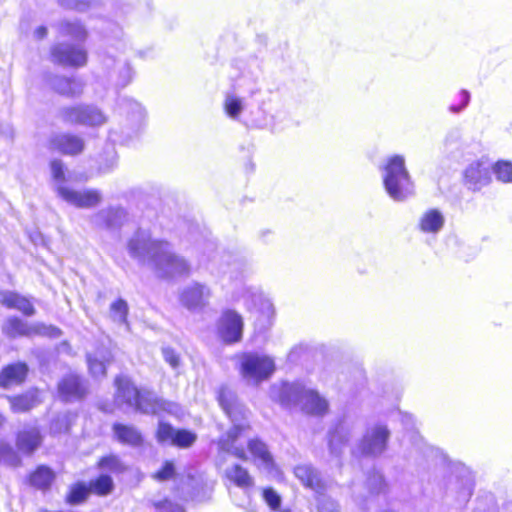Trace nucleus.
Segmentation results:
<instances>
[{
	"instance_id": "obj_8",
	"label": "nucleus",
	"mask_w": 512,
	"mask_h": 512,
	"mask_svg": "<svg viewBox=\"0 0 512 512\" xmlns=\"http://www.w3.org/2000/svg\"><path fill=\"white\" fill-rule=\"evenodd\" d=\"M389 438L390 430L386 424L369 425L357 444V450L361 455L378 457L386 451Z\"/></svg>"
},
{
	"instance_id": "obj_26",
	"label": "nucleus",
	"mask_w": 512,
	"mask_h": 512,
	"mask_svg": "<svg viewBox=\"0 0 512 512\" xmlns=\"http://www.w3.org/2000/svg\"><path fill=\"white\" fill-rule=\"evenodd\" d=\"M119 109L121 113L127 115L132 128L138 129L142 125L145 119V112L140 103L132 99L123 98L119 103Z\"/></svg>"
},
{
	"instance_id": "obj_50",
	"label": "nucleus",
	"mask_w": 512,
	"mask_h": 512,
	"mask_svg": "<svg viewBox=\"0 0 512 512\" xmlns=\"http://www.w3.org/2000/svg\"><path fill=\"white\" fill-rule=\"evenodd\" d=\"M58 3L69 9H75L80 12L88 10L91 6L90 0H58Z\"/></svg>"
},
{
	"instance_id": "obj_43",
	"label": "nucleus",
	"mask_w": 512,
	"mask_h": 512,
	"mask_svg": "<svg viewBox=\"0 0 512 512\" xmlns=\"http://www.w3.org/2000/svg\"><path fill=\"white\" fill-rule=\"evenodd\" d=\"M133 75L134 71L129 63H119L117 85L121 87L127 86L131 82Z\"/></svg>"
},
{
	"instance_id": "obj_49",
	"label": "nucleus",
	"mask_w": 512,
	"mask_h": 512,
	"mask_svg": "<svg viewBox=\"0 0 512 512\" xmlns=\"http://www.w3.org/2000/svg\"><path fill=\"white\" fill-rule=\"evenodd\" d=\"M318 510L319 512H337L338 511V503L330 497L319 494L318 497Z\"/></svg>"
},
{
	"instance_id": "obj_20",
	"label": "nucleus",
	"mask_w": 512,
	"mask_h": 512,
	"mask_svg": "<svg viewBox=\"0 0 512 512\" xmlns=\"http://www.w3.org/2000/svg\"><path fill=\"white\" fill-rule=\"evenodd\" d=\"M48 83L57 93L67 97L80 96L84 88L83 80L76 77L68 78L55 75L48 79Z\"/></svg>"
},
{
	"instance_id": "obj_40",
	"label": "nucleus",
	"mask_w": 512,
	"mask_h": 512,
	"mask_svg": "<svg viewBox=\"0 0 512 512\" xmlns=\"http://www.w3.org/2000/svg\"><path fill=\"white\" fill-rule=\"evenodd\" d=\"M474 488V482L470 475L462 478L458 491L457 500L460 504H465L470 499Z\"/></svg>"
},
{
	"instance_id": "obj_45",
	"label": "nucleus",
	"mask_w": 512,
	"mask_h": 512,
	"mask_svg": "<svg viewBox=\"0 0 512 512\" xmlns=\"http://www.w3.org/2000/svg\"><path fill=\"white\" fill-rule=\"evenodd\" d=\"M152 504L156 512H186L181 505L174 503L169 499H165L163 501L153 500Z\"/></svg>"
},
{
	"instance_id": "obj_12",
	"label": "nucleus",
	"mask_w": 512,
	"mask_h": 512,
	"mask_svg": "<svg viewBox=\"0 0 512 512\" xmlns=\"http://www.w3.org/2000/svg\"><path fill=\"white\" fill-rule=\"evenodd\" d=\"M51 56L54 62L74 68L85 66L87 52L80 45L58 43L51 48Z\"/></svg>"
},
{
	"instance_id": "obj_19",
	"label": "nucleus",
	"mask_w": 512,
	"mask_h": 512,
	"mask_svg": "<svg viewBox=\"0 0 512 512\" xmlns=\"http://www.w3.org/2000/svg\"><path fill=\"white\" fill-rule=\"evenodd\" d=\"M86 359L91 376L100 379L106 376L107 366L113 361V354L108 348L99 347L95 352L87 353Z\"/></svg>"
},
{
	"instance_id": "obj_58",
	"label": "nucleus",
	"mask_w": 512,
	"mask_h": 512,
	"mask_svg": "<svg viewBox=\"0 0 512 512\" xmlns=\"http://www.w3.org/2000/svg\"><path fill=\"white\" fill-rule=\"evenodd\" d=\"M241 265H242V263H240L239 261L235 260L234 263H233L232 269H238Z\"/></svg>"
},
{
	"instance_id": "obj_36",
	"label": "nucleus",
	"mask_w": 512,
	"mask_h": 512,
	"mask_svg": "<svg viewBox=\"0 0 512 512\" xmlns=\"http://www.w3.org/2000/svg\"><path fill=\"white\" fill-rule=\"evenodd\" d=\"M367 486L371 494H381L387 491L385 479L378 471H372L368 475Z\"/></svg>"
},
{
	"instance_id": "obj_38",
	"label": "nucleus",
	"mask_w": 512,
	"mask_h": 512,
	"mask_svg": "<svg viewBox=\"0 0 512 512\" xmlns=\"http://www.w3.org/2000/svg\"><path fill=\"white\" fill-rule=\"evenodd\" d=\"M197 439L195 433L185 430L179 429L176 430L172 445L178 446L181 448L190 447Z\"/></svg>"
},
{
	"instance_id": "obj_15",
	"label": "nucleus",
	"mask_w": 512,
	"mask_h": 512,
	"mask_svg": "<svg viewBox=\"0 0 512 512\" xmlns=\"http://www.w3.org/2000/svg\"><path fill=\"white\" fill-rule=\"evenodd\" d=\"M87 391V381L77 374H68L58 383L59 396L65 402L81 400Z\"/></svg>"
},
{
	"instance_id": "obj_41",
	"label": "nucleus",
	"mask_w": 512,
	"mask_h": 512,
	"mask_svg": "<svg viewBox=\"0 0 512 512\" xmlns=\"http://www.w3.org/2000/svg\"><path fill=\"white\" fill-rule=\"evenodd\" d=\"M88 494L89 488L83 483H78L70 489V492L67 496V501L70 504H78L85 500Z\"/></svg>"
},
{
	"instance_id": "obj_53",
	"label": "nucleus",
	"mask_w": 512,
	"mask_h": 512,
	"mask_svg": "<svg viewBox=\"0 0 512 512\" xmlns=\"http://www.w3.org/2000/svg\"><path fill=\"white\" fill-rule=\"evenodd\" d=\"M50 430L53 433H61L68 430L67 419L64 416H58L51 422Z\"/></svg>"
},
{
	"instance_id": "obj_33",
	"label": "nucleus",
	"mask_w": 512,
	"mask_h": 512,
	"mask_svg": "<svg viewBox=\"0 0 512 512\" xmlns=\"http://www.w3.org/2000/svg\"><path fill=\"white\" fill-rule=\"evenodd\" d=\"M0 462L11 467H17L21 464V458L9 443L0 441Z\"/></svg>"
},
{
	"instance_id": "obj_21",
	"label": "nucleus",
	"mask_w": 512,
	"mask_h": 512,
	"mask_svg": "<svg viewBox=\"0 0 512 512\" xmlns=\"http://www.w3.org/2000/svg\"><path fill=\"white\" fill-rule=\"evenodd\" d=\"M295 476L301 481V483L320 494L326 489V483L321 478L319 472L308 464L298 465L294 469Z\"/></svg>"
},
{
	"instance_id": "obj_54",
	"label": "nucleus",
	"mask_w": 512,
	"mask_h": 512,
	"mask_svg": "<svg viewBox=\"0 0 512 512\" xmlns=\"http://www.w3.org/2000/svg\"><path fill=\"white\" fill-rule=\"evenodd\" d=\"M47 34H48V29L46 26H44V25L38 26L33 31V39L37 40V41L43 40L44 38H46Z\"/></svg>"
},
{
	"instance_id": "obj_23",
	"label": "nucleus",
	"mask_w": 512,
	"mask_h": 512,
	"mask_svg": "<svg viewBox=\"0 0 512 512\" xmlns=\"http://www.w3.org/2000/svg\"><path fill=\"white\" fill-rule=\"evenodd\" d=\"M112 430L115 438L121 444L131 447H140L143 445L144 437L135 426L115 423Z\"/></svg>"
},
{
	"instance_id": "obj_18",
	"label": "nucleus",
	"mask_w": 512,
	"mask_h": 512,
	"mask_svg": "<svg viewBox=\"0 0 512 512\" xmlns=\"http://www.w3.org/2000/svg\"><path fill=\"white\" fill-rule=\"evenodd\" d=\"M127 220V212L122 207H108L98 211L92 218L95 226L114 230L120 228Z\"/></svg>"
},
{
	"instance_id": "obj_44",
	"label": "nucleus",
	"mask_w": 512,
	"mask_h": 512,
	"mask_svg": "<svg viewBox=\"0 0 512 512\" xmlns=\"http://www.w3.org/2000/svg\"><path fill=\"white\" fill-rule=\"evenodd\" d=\"M99 467L101 469L109 470L111 472H121L123 470V464L120 461L119 457L115 455H110L103 457L99 461Z\"/></svg>"
},
{
	"instance_id": "obj_28",
	"label": "nucleus",
	"mask_w": 512,
	"mask_h": 512,
	"mask_svg": "<svg viewBox=\"0 0 512 512\" xmlns=\"http://www.w3.org/2000/svg\"><path fill=\"white\" fill-rule=\"evenodd\" d=\"M226 478L242 489L251 488L254 485L253 478L248 470L240 464H233L225 469Z\"/></svg>"
},
{
	"instance_id": "obj_13",
	"label": "nucleus",
	"mask_w": 512,
	"mask_h": 512,
	"mask_svg": "<svg viewBox=\"0 0 512 512\" xmlns=\"http://www.w3.org/2000/svg\"><path fill=\"white\" fill-rule=\"evenodd\" d=\"M56 190L59 197L78 208H92L102 201V194L96 189L79 191L64 185H58Z\"/></svg>"
},
{
	"instance_id": "obj_29",
	"label": "nucleus",
	"mask_w": 512,
	"mask_h": 512,
	"mask_svg": "<svg viewBox=\"0 0 512 512\" xmlns=\"http://www.w3.org/2000/svg\"><path fill=\"white\" fill-rule=\"evenodd\" d=\"M9 402L14 412L23 413L36 407L41 400L38 397L37 390H30L22 395L9 397Z\"/></svg>"
},
{
	"instance_id": "obj_2",
	"label": "nucleus",
	"mask_w": 512,
	"mask_h": 512,
	"mask_svg": "<svg viewBox=\"0 0 512 512\" xmlns=\"http://www.w3.org/2000/svg\"><path fill=\"white\" fill-rule=\"evenodd\" d=\"M249 430V425L245 423L234 424L231 429L220 437L218 441L219 449L246 461L248 456L245 445H247L255 464L260 469L272 473L275 468L272 454L263 441L258 438L248 439Z\"/></svg>"
},
{
	"instance_id": "obj_9",
	"label": "nucleus",
	"mask_w": 512,
	"mask_h": 512,
	"mask_svg": "<svg viewBox=\"0 0 512 512\" xmlns=\"http://www.w3.org/2000/svg\"><path fill=\"white\" fill-rule=\"evenodd\" d=\"M3 333L9 338L32 335H46L58 338L61 335L60 329L44 324L29 325L18 317H9L2 326Z\"/></svg>"
},
{
	"instance_id": "obj_32",
	"label": "nucleus",
	"mask_w": 512,
	"mask_h": 512,
	"mask_svg": "<svg viewBox=\"0 0 512 512\" xmlns=\"http://www.w3.org/2000/svg\"><path fill=\"white\" fill-rule=\"evenodd\" d=\"M218 401L225 413L233 418V414L240 411L236 404L234 393L228 388H221L218 394ZM234 421V419H232Z\"/></svg>"
},
{
	"instance_id": "obj_22",
	"label": "nucleus",
	"mask_w": 512,
	"mask_h": 512,
	"mask_svg": "<svg viewBox=\"0 0 512 512\" xmlns=\"http://www.w3.org/2000/svg\"><path fill=\"white\" fill-rule=\"evenodd\" d=\"M0 303L9 309L18 310L26 316H32L35 314V308L31 301L16 292L1 291Z\"/></svg>"
},
{
	"instance_id": "obj_35",
	"label": "nucleus",
	"mask_w": 512,
	"mask_h": 512,
	"mask_svg": "<svg viewBox=\"0 0 512 512\" xmlns=\"http://www.w3.org/2000/svg\"><path fill=\"white\" fill-rule=\"evenodd\" d=\"M128 303L124 299H118L113 302L110 306V314L111 318L114 322L119 324H125L128 326L127 316H128Z\"/></svg>"
},
{
	"instance_id": "obj_17",
	"label": "nucleus",
	"mask_w": 512,
	"mask_h": 512,
	"mask_svg": "<svg viewBox=\"0 0 512 512\" xmlns=\"http://www.w3.org/2000/svg\"><path fill=\"white\" fill-rule=\"evenodd\" d=\"M464 178L470 190H480L491 181V164L483 160L471 163L464 172Z\"/></svg>"
},
{
	"instance_id": "obj_34",
	"label": "nucleus",
	"mask_w": 512,
	"mask_h": 512,
	"mask_svg": "<svg viewBox=\"0 0 512 512\" xmlns=\"http://www.w3.org/2000/svg\"><path fill=\"white\" fill-rule=\"evenodd\" d=\"M114 483L109 475H100L97 479L92 480L89 484V492H95L98 495H107L113 490Z\"/></svg>"
},
{
	"instance_id": "obj_3",
	"label": "nucleus",
	"mask_w": 512,
	"mask_h": 512,
	"mask_svg": "<svg viewBox=\"0 0 512 512\" xmlns=\"http://www.w3.org/2000/svg\"><path fill=\"white\" fill-rule=\"evenodd\" d=\"M115 403L126 410H134L144 414L159 415L161 412L176 413L178 407L173 402L158 398L153 392L138 390L126 377L115 378Z\"/></svg>"
},
{
	"instance_id": "obj_24",
	"label": "nucleus",
	"mask_w": 512,
	"mask_h": 512,
	"mask_svg": "<svg viewBox=\"0 0 512 512\" xmlns=\"http://www.w3.org/2000/svg\"><path fill=\"white\" fill-rule=\"evenodd\" d=\"M27 372L28 367L22 362L6 366L0 373V386L8 388L13 385L21 384L25 380Z\"/></svg>"
},
{
	"instance_id": "obj_61",
	"label": "nucleus",
	"mask_w": 512,
	"mask_h": 512,
	"mask_svg": "<svg viewBox=\"0 0 512 512\" xmlns=\"http://www.w3.org/2000/svg\"><path fill=\"white\" fill-rule=\"evenodd\" d=\"M280 512H291V511L288 509H283V510H280Z\"/></svg>"
},
{
	"instance_id": "obj_42",
	"label": "nucleus",
	"mask_w": 512,
	"mask_h": 512,
	"mask_svg": "<svg viewBox=\"0 0 512 512\" xmlns=\"http://www.w3.org/2000/svg\"><path fill=\"white\" fill-rule=\"evenodd\" d=\"M175 432L176 430L170 424L160 421L156 432L157 441L160 444L167 442L172 444Z\"/></svg>"
},
{
	"instance_id": "obj_57",
	"label": "nucleus",
	"mask_w": 512,
	"mask_h": 512,
	"mask_svg": "<svg viewBox=\"0 0 512 512\" xmlns=\"http://www.w3.org/2000/svg\"><path fill=\"white\" fill-rule=\"evenodd\" d=\"M248 295H251L252 297V302L254 305H256V303L259 301H262V295L258 292V291H252L251 289L247 290L246 292V296L245 297H248Z\"/></svg>"
},
{
	"instance_id": "obj_56",
	"label": "nucleus",
	"mask_w": 512,
	"mask_h": 512,
	"mask_svg": "<svg viewBox=\"0 0 512 512\" xmlns=\"http://www.w3.org/2000/svg\"><path fill=\"white\" fill-rule=\"evenodd\" d=\"M259 237L264 243H269L273 238V232L269 229H264L259 232Z\"/></svg>"
},
{
	"instance_id": "obj_39",
	"label": "nucleus",
	"mask_w": 512,
	"mask_h": 512,
	"mask_svg": "<svg viewBox=\"0 0 512 512\" xmlns=\"http://www.w3.org/2000/svg\"><path fill=\"white\" fill-rule=\"evenodd\" d=\"M496 178L504 183L512 182V163L499 161L493 166Z\"/></svg>"
},
{
	"instance_id": "obj_16",
	"label": "nucleus",
	"mask_w": 512,
	"mask_h": 512,
	"mask_svg": "<svg viewBox=\"0 0 512 512\" xmlns=\"http://www.w3.org/2000/svg\"><path fill=\"white\" fill-rule=\"evenodd\" d=\"M84 148V140L75 134L57 133L49 139V149L64 155H78L83 152Z\"/></svg>"
},
{
	"instance_id": "obj_59",
	"label": "nucleus",
	"mask_w": 512,
	"mask_h": 512,
	"mask_svg": "<svg viewBox=\"0 0 512 512\" xmlns=\"http://www.w3.org/2000/svg\"><path fill=\"white\" fill-rule=\"evenodd\" d=\"M110 62H114V60H113V59L108 58V59L105 61V65H106V66H109V63H110Z\"/></svg>"
},
{
	"instance_id": "obj_14",
	"label": "nucleus",
	"mask_w": 512,
	"mask_h": 512,
	"mask_svg": "<svg viewBox=\"0 0 512 512\" xmlns=\"http://www.w3.org/2000/svg\"><path fill=\"white\" fill-rule=\"evenodd\" d=\"M243 320L233 310H226L218 321V334L228 344L239 342L242 338Z\"/></svg>"
},
{
	"instance_id": "obj_5",
	"label": "nucleus",
	"mask_w": 512,
	"mask_h": 512,
	"mask_svg": "<svg viewBox=\"0 0 512 512\" xmlns=\"http://www.w3.org/2000/svg\"><path fill=\"white\" fill-rule=\"evenodd\" d=\"M381 176L387 194L394 201L403 202L414 196L415 185L402 155L387 157L381 167Z\"/></svg>"
},
{
	"instance_id": "obj_10",
	"label": "nucleus",
	"mask_w": 512,
	"mask_h": 512,
	"mask_svg": "<svg viewBox=\"0 0 512 512\" xmlns=\"http://www.w3.org/2000/svg\"><path fill=\"white\" fill-rule=\"evenodd\" d=\"M356 426L357 421L354 418L344 416L329 430V449L332 455L338 457L342 454L353 437Z\"/></svg>"
},
{
	"instance_id": "obj_6",
	"label": "nucleus",
	"mask_w": 512,
	"mask_h": 512,
	"mask_svg": "<svg viewBox=\"0 0 512 512\" xmlns=\"http://www.w3.org/2000/svg\"><path fill=\"white\" fill-rule=\"evenodd\" d=\"M240 374L248 383L258 384L268 379L275 370L273 359L259 353H244L240 356Z\"/></svg>"
},
{
	"instance_id": "obj_48",
	"label": "nucleus",
	"mask_w": 512,
	"mask_h": 512,
	"mask_svg": "<svg viewBox=\"0 0 512 512\" xmlns=\"http://www.w3.org/2000/svg\"><path fill=\"white\" fill-rule=\"evenodd\" d=\"M263 498L272 510H277L281 505V497L273 488H266L263 491Z\"/></svg>"
},
{
	"instance_id": "obj_52",
	"label": "nucleus",
	"mask_w": 512,
	"mask_h": 512,
	"mask_svg": "<svg viewBox=\"0 0 512 512\" xmlns=\"http://www.w3.org/2000/svg\"><path fill=\"white\" fill-rule=\"evenodd\" d=\"M459 100H460L459 105H454V104L450 105V107H449L450 112L459 113L464 108H466L470 102V93L467 90H461L459 93Z\"/></svg>"
},
{
	"instance_id": "obj_37",
	"label": "nucleus",
	"mask_w": 512,
	"mask_h": 512,
	"mask_svg": "<svg viewBox=\"0 0 512 512\" xmlns=\"http://www.w3.org/2000/svg\"><path fill=\"white\" fill-rule=\"evenodd\" d=\"M224 108L229 117L236 119L243 110L242 100L234 94H227L224 101Z\"/></svg>"
},
{
	"instance_id": "obj_47",
	"label": "nucleus",
	"mask_w": 512,
	"mask_h": 512,
	"mask_svg": "<svg viewBox=\"0 0 512 512\" xmlns=\"http://www.w3.org/2000/svg\"><path fill=\"white\" fill-rule=\"evenodd\" d=\"M175 475V466L172 461H165L162 468L158 470L153 478L158 481H166Z\"/></svg>"
},
{
	"instance_id": "obj_7",
	"label": "nucleus",
	"mask_w": 512,
	"mask_h": 512,
	"mask_svg": "<svg viewBox=\"0 0 512 512\" xmlns=\"http://www.w3.org/2000/svg\"><path fill=\"white\" fill-rule=\"evenodd\" d=\"M58 116L66 124L89 127L101 126L107 121V117L98 107L89 104L62 107Z\"/></svg>"
},
{
	"instance_id": "obj_46",
	"label": "nucleus",
	"mask_w": 512,
	"mask_h": 512,
	"mask_svg": "<svg viewBox=\"0 0 512 512\" xmlns=\"http://www.w3.org/2000/svg\"><path fill=\"white\" fill-rule=\"evenodd\" d=\"M50 169L53 179L59 183V185H63L66 181L65 177V167L61 160L54 159L50 162Z\"/></svg>"
},
{
	"instance_id": "obj_55",
	"label": "nucleus",
	"mask_w": 512,
	"mask_h": 512,
	"mask_svg": "<svg viewBox=\"0 0 512 512\" xmlns=\"http://www.w3.org/2000/svg\"><path fill=\"white\" fill-rule=\"evenodd\" d=\"M401 422L407 429H412L415 423L414 417L408 413L401 414Z\"/></svg>"
},
{
	"instance_id": "obj_60",
	"label": "nucleus",
	"mask_w": 512,
	"mask_h": 512,
	"mask_svg": "<svg viewBox=\"0 0 512 512\" xmlns=\"http://www.w3.org/2000/svg\"><path fill=\"white\" fill-rule=\"evenodd\" d=\"M4 423V418L3 416L0 414V427L3 425Z\"/></svg>"
},
{
	"instance_id": "obj_51",
	"label": "nucleus",
	"mask_w": 512,
	"mask_h": 512,
	"mask_svg": "<svg viewBox=\"0 0 512 512\" xmlns=\"http://www.w3.org/2000/svg\"><path fill=\"white\" fill-rule=\"evenodd\" d=\"M162 355L164 360L173 368L177 369L180 365V357L178 353L170 348V347H163L162 348Z\"/></svg>"
},
{
	"instance_id": "obj_30",
	"label": "nucleus",
	"mask_w": 512,
	"mask_h": 512,
	"mask_svg": "<svg viewBox=\"0 0 512 512\" xmlns=\"http://www.w3.org/2000/svg\"><path fill=\"white\" fill-rule=\"evenodd\" d=\"M54 478L55 474L52 469L47 466L40 465L33 473L30 474L29 482L33 487L45 490L50 487Z\"/></svg>"
},
{
	"instance_id": "obj_25",
	"label": "nucleus",
	"mask_w": 512,
	"mask_h": 512,
	"mask_svg": "<svg viewBox=\"0 0 512 512\" xmlns=\"http://www.w3.org/2000/svg\"><path fill=\"white\" fill-rule=\"evenodd\" d=\"M42 437L37 427H29L20 431L17 435V448L25 453H33L41 444Z\"/></svg>"
},
{
	"instance_id": "obj_27",
	"label": "nucleus",
	"mask_w": 512,
	"mask_h": 512,
	"mask_svg": "<svg viewBox=\"0 0 512 512\" xmlns=\"http://www.w3.org/2000/svg\"><path fill=\"white\" fill-rule=\"evenodd\" d=\"M444 223L443 214L437 209H430L421 216L419 229L423 233L436 234L443 228Z\"/></svg>"
},
{
	"instance_id": "obj_4",
	"label": "nucleus",
	"mask_w": 512,
	"mask_h": 512,
	"mask_svg": "<svg viewBox=\"0 0 512 512\" xmlns=\"http://www.w3.org/2000/svg\"><path fill=\"white\" fill-rule=\"evenodd\" d=\"M280 404L286 408H300L303 412L322 416L328 411V401L316 390L302 382L283 383L277 394Z\"/></svg>"
},
{
	"instance_id": "obj_11",
	"label": "nucleus",
	"mask_w": 512,
	"mask_h": 512,
	"mask_svg": "<svg viewBox=\"0 0 512 512\" xmlns=\"http://www.w3.org/2000/svg\"><path fill=\"white\" fill-rule=\"evenodd\" d=\"M211 297L210 287L199 282H193L182 290L180 302L189 311L200 312L209 304Z\"/></svg>"
},
{
	"instance_id": "obj_31",
	"label": "nucleus",
	"mask_w": 512,
	"mask_h": 512,
	"mask_svg": "<svg viewBox=\"0 0 512 512\" xmlns=\"http://www.w3.org/2000/svg\"><path fill=\"white\" fill-rule=\"evenodd\" d=\"M59 33L77 41H84L87 36L85 28L78 21H62L59 24Z\"/></svg>"
},
{
	"instance_id": "obj_1",
	"label": "nucleus",
	"mask_w": 512,
	"mask_h": 512,
	"mask_svg": "<svg viewBox=\"0 0 512 512\" xmlns=\"http://www.w3.org/2000/svg\"><path fill=\"white\" fill-rule=\"evenodd\" d=\"M127 249L132 258L150 266L161 278L190 274V263L176 254L169 242L153 238L148 230L138 229L128 241Z\"/></svg>"
}]
</instances>
